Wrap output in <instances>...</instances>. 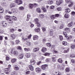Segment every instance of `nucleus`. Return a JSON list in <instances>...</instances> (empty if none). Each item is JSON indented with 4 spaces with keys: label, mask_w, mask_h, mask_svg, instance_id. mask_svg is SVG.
<instances>
[{
    "label": "nucleus",
    "mask_w": 75,
    "mask_h": 75,
    "mask_svg": "<svg viewBox=\"0 0 75 75\" xmlns=\"http://www.w3.org/2000/svg\"><path fill=\"white\" fill-rule=\"evenodd\" d=\"M65 1L67 3H68L69 4L68 5L69 7H72V5H73V2L71 1V0H65Z\"/></svg>",
    "instance_id": "nucleus-1"
},
{
    "label": "nucleus",
    "mask_w": 75,
    "mask_h": 75,
    "mask_svg": "<svg viewBox=\"0 0 75 75\" xmlns=\"http://www.w3.org/2000/svg\"><path fill=\"white\" fill-rule=\"evenodd\" d=\"M19 10H23L24 9V7L23 6H20L19 8Z\"/></svg>",
    "instance_id": "nucleus-28"
},
{
    "label": "nucleus",
    "mask_w": 75,
    "mask_h": 75,
    "mask_svg": "<svg viewBox=\"0 0 75 75\" xmlns=\"http://www.w3.org/2000/svg\"><path fill=\"white\" fill-rule=\"evenodd\" d=\"M46 45L47 46V47H51V43H47L46 44Z\"/></svg>",
    "instance_id": "nucleus-35"
},
{
    "label": "nucleus",
    "mask_w": 75,
    "mask_h": 75,
    "mask_svg": "<svg viewBox=\"0 0 75 75\" xmlns=\"http://www.w3.org/2000/svg\"><path fill=\"white\" fill-rule=\"evenodd\" d=\"M26 57H30L31 56V54H30V53H28L26 54Z\"/></svg>",
    "instance_id": "nucleus-53"
},
{
    "label": "nucleus",
    "mask_w": 75,
    "mask_h": 75,
    "mask_svg": "<svg viewBox=\"0 0 75 75\" xmlns=\"http://www.w3.org/2000/svg\"><path fill=\"white\" fill-rule=\"evenodd\" d=\"M50 55V54L49 53H46L44 54L45 56H49Z\"/></svg>",
    "instance_id": "nucleus-44"
},
{
    "label": "nucleus",
    "mask_w": 75,
    "mask_h": 75,
    "mask_svg": "<svg viewBox=\"0 0 75 75\" xmlns=\"http://www.w3.org/2000/svg\"><path fill=\"white\" fill-rule=\"evenodd\" d=\"M65 11L66 13H69L71 11V10L69 8H67L65 10Z\"/></svg>",
    "instance_id": "nucleus-16"
},
{
    "label": "nucleus",
    "mask_w": 75,
    "mask_h": 75,
    "mask_svg": "<svg viewBox=\"0 0 75 75\" xmlns=\"http://www.w3.org/2000/svg\"><path fill=\"white\" fill-rule=\"evenodd\" d=\"M63 33L64 35H65V37H66V38L68 37V35H67V33L66 32H63Z\"/></svg>",
    "instance_id": "nucleus-38"
},
{
    "label": "nucleus",
    "mask_w": 75,
    "mask_h": 75,
    "mask_svg": "<svg viewBox=\"0 0 75 75\" xmlns=\"http://www.w3.org/2000/svg\"><path fill=\"white\" fill-rule=\"evenodd\" d=\"M62 61H63L61 59H59L58 60V62L59 63H60V64L62 63Z\"/></svg>",
    "instance_id": "nucleus-43"
},
{
    "label": "nucleus",
    "mask_w": 75,
    "mask_h": 75,
    "mask_svg": "<svg viewBox=\"0 0 75 75\" xmlns=\"http://www.w3.org/2000/svg\"><path fill=\"white\" fill-rule=\"evenodd\" d=\"M48 66L47 64H45L43 65H42L41 66V68L43 70H45V69H46V67H47Z\"/></svg>",
    "instance_id": "nucleus-7"
},
{
    "label": "nucleus",
    "mask_w": 75,
    "mask_h": 75,
    "mask_svg": "<svg viewBox=\"0 0 75 75\" xmlns=\"http://www.w3.org/2000/svg\"><path fill=\"white\" fill-rule=\"evenodd\" d=\"M47 3L49 4H53V1L52 0H50L47 1Z\"/></svg>",
    "instance_id": "nucleus-22"
},
{
    "label": "nucleus",
    "mask_w": 75,
    "mask_h": 75,
    "mask_svg": "<svg viewBox=\"0 0 75 75\" xmlns=\"http://www.w3.org/2000/svg\"><path fill=\"white\" fill-rule=\"evenodd\" d=\"M42 9L43 10V12H46V11H47V9H46V8L44 7L42 8Z\"/></svg>",
    "instance_id": "nucleus-41"
},
{
    "label": "nucleus",
    "mask_w": 75,
    "mask_h": 75,
    "mask_svg": "<svg viewBox=\"0 0 75 75\" xmlns=\"http://www.w3.org/2000/svg\"><path fill=\"white\" fill-rule=\"evenodd\" d=\"M34 30L35 32H39L40 31V28H35Z\"/></svg>",
    "instance_id": "nucleus-25"
},
{
    "label": "nucleus",
    "mask_w": 75,
    "mask_h": 75,
    "mask_svg": "<svg viewBox=\"0 0 75 75\" xmlns=\"http://www.w3.org/2000/svg\"><path fill=\"white\" fill-rule=\"evenodd\" d=\"M16 59H13L11 60V62H13V63H14V62H16Z\"/></svg>",
    "instance_id": "nucleus-42"
},
{
    "label": "nucleus",
    "mask_w": 75,
    "mask_h": 75,
    "mask_svg": "<svg viewBox=\"0 0 75 75\" xmlns=\"http://www.w3.org/2000/svg\"><path fill=\"white\" fill-rule=\"evenodd\" d=\"M59 38L60 39V41H62L63 40H64V38H63V36L62 35H60L59 37Z\"/></svg>",
    "instance_id": "nucleus-31"
},
{
    "label": "nucleus",
    "mask_w": 75,
    "mask_h": 75,
    "mask_svg": "<svg viewBox=\"0 0 75 75\" xmlns=\"http://www.w3.org/2000/svg\"><path fill=\"white\" fill-rule=\"evenodd\" d=\"M63 2V1L62 0H58L56 1V4L57 6H59Z\"/></svg>",
    "instance_id": "nucleus-4"
},
{
    "label": "nucleus",
    "mask_w": 75,
    "mask_h": 75,
    "mask_svg": "<svg viewBox=\"0 0 75 75\" xmlns=\"http://www.w3.org/2000/svg\"><path fill=\"white\" fill-rule=\"evenodd\" d=\"M38 27H40L41 26V24H40V22H38V23H36Z\"/></svg>",
    "instance_id": "nucleus-37"
},
{
    "label": "nucleus",
    "mask_w": 75,
    "mask_h": 75,
    "mask_svg": "<svg viewBox=\"0 0 75 75\" xmlns=\"http://www.w3.org/2000/svg\"><path fill=\"white\" fill-rule=\"evenodd\" d=\"M15 2L18 5H20L23 4V1L22 0H15Z\"/></svg>",
    "instance_id": "nucleus-3"
},
{
    "label": "nucleus",
    "mask_w": 75,
    "mask_h": 75,
    "mask_svg": "<svg viewBox=\"0 0 75 75\" xmlns=\"http://www.w3.org/2000/svg\"><path fill=\"white\" fill-rule=\"evenodd\" d=\"M39 17L41 18H43L44 17V16L43 14H40L39 15Z\"/></svg>",
    "instance_id": "nucleus-40"
},
{
    "label": "nucleus",
    "mask_w": 75,
    "mask_h": 75,
    "mask_svg": "<svg viewBox=\"0 0 75 75\" xmlns=\"http://www.w3.org/2000/svg\"><path fill=\"white\" fill-rule=\"evenodd\" d=\"M4 71L6 74H9V72L11 71V70H10V68H8L5 69H4Z\"/></svg>",
    "instance_id": "nucleus-2"
},
{
    "label": "nucleus",
    "mask_w": 75,
    "mask_h": 75,
    "mask_svg": "<svg viewBox=\"0 0 75 75\" xmlns=\"http://www.w3.org/2000/svg\"><path fill=\"white\" fill-rule=\"evenodd\" d=\"M71 48L72 49H74L75 48V45H72L71 46Z\"/></svg>",
    "instance_id": "nucleus-47"
},
{
    "label": "nucleus",
    "mask_w": 75,
    "mask_h": 75,
    "mask_svg": "<svg viewBox=\"0 0 75 75\" xmlns=\"http://www.w3.org/2000/svg\"><path fill=\"white\" fill-rule=\"evenodd\" d=\"M13 54L16 56H17L18 55V52L17 51H14L13 52Z\"/></svg>",
    "instance_id": "nucleus-13"
},
{
    "label": "nucleus",
    "mask_w": 75,
    "mask_h": 75,
    "mask_svg": "<svg viewBox=\"0 0 75 75\" xmlns=\"http://www.w3.org/2000/svg\"><path fill=\"white\" fill-rule=\"evenodd\" d=\"M70 57H75V54H71L70 55Z\"/></svg>",
    "instance_id": "nucleus-63"
},
{
    "label": "nucleus",
    "mask_w": 75,
    "mask_h": 75,
    "mask_svg": "<svg viewBox=\"0 0 75 75\" xmlns=\"http://www.w3.org/2000/svg\"><path fill=\"white\" fill-rule=\"evenodd\" d=\"M14 6H15V4H14V3H12V4H10V7L11 8L13 7H14Z\"/></svg>",
    "instance_id": "nucleus-30"
},
{
    "label": "nucleus",
    "mask_w": 75,
    "mask_h": 75,
    "mask_svg": "<svg viewBox=\"0 0 75 75\" xmlns=\"http://www.w3.org/2000/svg\"><path fill=\"white\" fill-rule=\"evenodd\" d=\"M6 59L7 61H9L10 60V57H6Z\"/></svg>",
    "instance_id": "nucleus-58"
},
{
    "label": "nucleus",
    "mask_w": 75,
    "mask_h": 75,
    "mask_svg": "<svg viewBox=\"0 0 75 75\" xmlns=\"http://www.w3.org/2000/svg\"><path fill=\"white\" fill-rule=\"evenodd\" d=\"M8 22L9 23H11V24H12L13 23V20L10 19L8 21Z\"/></svg>",
    "instance_id": "nucleus-39"
},
{
    "label": "nucleus",
    "mask_w": 75,
    "mask_h": 75,
    "mask_svg": "<svg viewBox=\"0 0 75 75\" xmlns=\"http://www.w3.org/2000/svg\"><path fill=\"white\" fill-rule=\"evenodd\" d=\"M47 51V48L45 47H43L42 48V51L43 52H45Z\"/></svg>",
    "instance_id": "nucleus-15"
},
{
    "label": "nucleus",
    "mask_w": 75,
    "mask_h": 75,
    "mask_svg": "<svg viewBox=\"0 0 75 75\" xmlns=\"http://www.w3.org/2000/svg\"><path fill=\"white\" fill-rule=\"evenodd\" d=\"M38 21H39V19L37 18H36L35 19V24H37V23H39Z\"/></svg>",
    "instance_id": "nucleus-27"
},
{
    "label": "nucleus",
    "mask_w": 75,
    "mask_h": 75,
    "mask_svg": "<svg viewBox=\"0 0 75 75\" xmlns=\"http://www.w3.org/2000/svg\"><path fill=\"white\" fill-rule=\"evenodd\" d=\"M12 75H18V73L16 71H14L12 73Z\"/></svg>",
    "instance_id": "nucleus-24"
},
{
    "label": "nucleus",
    "mask_w": 75,
    "mask_h": 75,
    "mask_svg": "<svg viewBox=\"0 0 75 75\" xmlns=\"http://www.w3.org/2000/svg\"><path fill=\"white\" fill-rule=\"evenodd\" d=\"M0 11H2L1 12L0 11V13H1V14L3 13V12H4V11H3V8H1V7H0Z\"/></svg>",
    "instance_id": "nucleus-36"
},
{
    "label": "nucleus",
    "mask_w": 75,
    "mask_h": 75,
    "mask_svg": "<svg viewBox=\"0 0 75 75\" xmlns=\"http://www.w3.org/2000/svg\"><path fill=\"white\" fill-rule=\"evenodd\" d=\"M72 38V36H68V38H67V40H71Z\"/></svg>",
    "instance_id": "nucleus-45"
},
{
    "label": "nucleus",
    "mask_w": 75,
    "mask_h": 75,
    "mask_svg": "<svg viewBox=\"0 0 75 75\" xmlns=\"http://www.w3.org/2000/svg\"><path fill=\"white\" fill-rule=\"evenodd\" d=\"M42 29L43 31H45V30H46V29L44 27H42Z\"/></svg>",
    "instance_id": "nucleus-59"
},
{
    "label": "nucleus",
    "mask_w": 75,
    "mask_h": 75,
    "mask_svg": "<svg viewBox=\"0 0 75 75\" xmlns=\"http://www.w3.org/2000/svg\"><path fill=\"white\" fill-rule=\"evenodd\" d=\"M64 17L66 18H68L69 17V15L67 13L65 14L64 15Z\"/></svg>",
    "instance_id": "nucleus-20"
},
{
    "label": "nucleus",
    "mask_w": 75,
    "mask_h": 75,
    "mask_svg": "<svg viewBox=\"0 0 75 75\" xmlns=\"http://www.w3.org/2000/svg\"><path fill=\"white\" fill-rule=\"evenodd\" d=\"M62 75V72H58V73L57 75Z\"/></svg>",
    "instance_id": "nucleus-54"
},
{
    "label": "nucleus",
    "mask_w": 75,
    "mask_h": 75,
    "mask_svg": "<svg viewBox=\"0 0 75 75\" xmlns=\"http://www.w3.org/2000/svg\"><path fill=\"white\" fill-rule=\"evenodd\" d=\"M62 44L63 45H68V43H67V42L66 41H63L62 42Z\"/></svg>",
    "instance_id": "nucleus-34"
},
{
    "label": "nucleus",
    "mask_w": 75,
    "mask_h": 75,
    "mask_svg": "<svg viewBox=\"0 0 75 75\" xmlns=\"http://www.w3.org/2000/svg\"><path fill=\"white\" fill-rule=\"evenodd\" d=\"M5 18L6 20L8 21L10 19H11V16H10L6 15L5 16Z\"/></svg>",
    "instance_id": "nucleus-10"
},
{
    "label": "nucleus",
    "mask_w": 75,
    "mask_h": 75,
    "mask_svg": "<svg viewBox=\"0 0 75 75\" xmlns=\"http://www.w3.org/2000/svg\"><path fill=\"white\" fill-rule=\"evenodd\" d=\"M38 39V36L37 35H34L33 36V40H37Z\"/></svg>",
    "instance_id": "nucleus-12"
},
{
    "label": "nucleus",
    "mask_w": 75,
    "mask_h": 75,
    "mask_svg": "<svg viewBox=\"0 0 75 75\" xmlns=\"http://www.w3.org/2000/svg\"><path fill=\"white\" fill-rule=\"evenodd\" d=\"M69 52V49H68L67 50H64V53H67V52Z\"/></svg>",
    "instance_id": "nucleus-55"
},
{
    "label": "nucleus",
    "mask_w": 75,
    "mask_h": 75,
    "mask_svg": "<svg viewBox=\"0 0 75 75\" xmlns=\"http://www.w3.org/2000/svg\"><path fill=\"white\" fill-rule=\"evenodd\" d=\"M29 7L30 8L32 9L33 8L34 6L33 5V4H29Z\"/></svg>",
    "instance_id": "nucleus-17"
},
{
    "label": "nucleus",
    "mask_w": 75,
    "mask_h": 75,
    "mask_svg": "<svg viewBox=\"0 0 75 75\" xmlns=\"http://www.w3.org/2000/svg\"><path fill=\"white\" fill-rule=\"evenodd\" d=\"M64 25L63 24H61L59 28V29H62L64 28Z\"/></svg>",
    "instance_id": "nucleus-51"
},
{
    "label": "nucleus",
    "mask_w": 75,
    "mask_h": 75,
    "mask_svg": "<svg viewBox=\"0 0 75 75\" xmlns=\"http://www.w3.org/2000/svg\"><path fill=\"white\" fill-rule=\"evenodd\" d=\"M26 43L27 45H31V42H30V41H27L26 42Z\"/></svg>",
    "instance_id": "nucleus-29"
},
{
    "label": "nucleus",
    "mask_w": 75,
    "mask_h": 75,
    "mask_svg": "<svg viewBox=\"0 0 75 75\" xmlns=\"http://www.w3.org/2000/svg\"><path fill=\"white\" fill-rule=\"evenodd\" d=\"M51 18L52 19H55V15H52L50 16Z\"/></svg>",
    "instance_id": "nucleus-33"
},
{
    "label": "nucleus",
    "mask_w": 75,
    "mask_h": 75,
    "mask_svg": "<svg viewBox=\"0 0 75 75\" xmlns=\"http://www.w3.org/2000/svg\"><path fill=\"white\" fill-rule=\"evenodd\" d=\"M64 30L65 31H70V29H69V28H67L64 29Z\"/></svg>",
    "instance_id": "nucleus-49"
},
{
    "label": "nucleus",
    "mask_w": 75,
    "mask_h": 75,
    "mask_svg": "<svg viewBox=\"0 0 75 75\" xmlns=\"http://www.w3.org/2000/svg\"><path fill=\"white\" fill-rule=\"evenodd\" d=\"M39 48L37 47H35L33 48V51L34 52H37V51H39Z\"/></svg>",
    "instance_id": "nucleus-8"
},
{
    "label": "nucleus",
    "mask_w": 75,
    "mask_h": 75,
    "mask_svg": "<svg viewBox=\"0 0 75 75\" xmlns=\"http://www.w3.org/2000/svg\"><path fill=\"white\" fill-rule=\"evenodd\" d=\"M24 50L25 51H26L28 52V51H30V49L29 48H24Z\"/></svg>",
    "instance_id": "nucleus-32"
},
{
    "label": "nucleus",
    "mask_w": 75,
    "mask_h": 75,
    "mask_svg": "<svg viewBox=\"0 0 75 75\" xmlns=\"http://www.w3.org/2000/svg\"><path fill=\"white\" fill-rule=\"evenodd\" d=\"M29 68L30 69V70L31 71H33L34 70V67H33V66H32L31 65L29 66Z\"/></svg>",
    "instance_id": "nucleus-18"
},
{
    "label": "nucleus",
    "mask_w": 75,
    "mask_h": 75,
    "mask_svg": "<svg viewBox=\"0 0 75 75\" xmlns=\"http://www.w3.org/2000/svg\"><path fill=\"white\" fill-rule=\"evenodd\" d=\"M30 62L31 65H35V61L34 60V59H32L30 60Z\"/></svg>",
    "instance_id": "nucleus-5"
},
{
    "label": "nucleus",
    "mask_w": 75,
    "mask_h": 75,
    "mask_svg": "<svg viewBox=\"0 0 75 75\" xmlns=\"http://www.w3.org/2000/svg\"><path fill=\"white\" fill-rule=\"evenodd\" d=\"M10 36L12 40H14L16 38V35L14 34H11L10 35Z\"/></svg>",
    "instance_id": "nucleus-9"
},
{
    "label": "nucleus",
    "mask_w": 75,
    "mask_h": 75,
    "mask_svg": "<svg viewBox=\"0 0 75 75\" xmlns=\"http://www.w3.org/2000/svg\"><path fill=\"white\" fill-rule=\"evenodd\" d=\"M13 20H14L15 21H16L17 20V17H15L14 16H13Z\"/></svg>",
    "instance_id": "nucleus-48"
},
{
    "label": "nucleus",
    "mask_w": 75,
    "mask_h": 75,
    "mask_svg": "<svg viewBox=\"0 0 75 75\" xmlns=\"http://www.w3.org/2000/svg\"><path fill=\"white\" fill-rule=\"evenodd\" d=\"M16 44H18L20 42V40H16Z\"/></svg>",
    "instance_id": "nucleus-62"
},
{
    "label": "nucleus",
    "mask_w": 75,
    "mask_h": 75,
    "mask_svg": "<svg viewBox=\"0 0 75 75\" xmlns=\"http://www.w3.org/2000/svg\"><path fill=\"white\" fill-rule=\"evenodd\" d=\"M56 60H57L56 57H52V61L53 62H56Z\"/></svg>",
    "instance_id": "nucleus-21"
},
{
    "label": "nucleus",
    "mask_w": 75,
    "mask_h": 75,
    "mask_svg": "<svg viewBox=\"0 0 75 75\" xmlns=\"http://www.w3.org/2000/svg\"><path fill=\"white\" fill-rule=\"evenodd\" d=\"M22 39L23 41H27V40L28 39V38H26L24 39V38H22Z\"/></svg>",
    "instance_id": "nucleus-46"
},
{
    "label": "nucleus",
    "mask_w": 75,
    "mask_h": 75,
    "mask_svg": "<svg viewBox=\"0 0 75 75\" xmlns=\"http://www.w3.org/2000/svg\"><path fill=\"white\" fill-rule=\"evenodd\" d=\"M57 10L58 11H61L62 10V8L61 7H58L57 8Z\"/></svg>",
    "instance_id": "nucleus-56"
},
{
    "label": "nucleus",
    "mask_w": 75,
    "mask_h": 75,
    "mask_svg": "<svg viewBox=\"0 0 75 75\" xmlns=\"http://www.w3.org/2000/svg\"><path fill=\"white\" fill-rule=\"evenodd\" d=\"M46 61L47 62H50V59H47L46 60Z\"/></svg>",
    "instance_id": "nucleus-61"
},
{
    "label": "nucleus",
    "mask_w": 75,
    "mask_h": 75,
    "mask_svg": "<svg viewBox=\"0 0 75 75\" xmlns=\"http://www.w3.org/2000/svg\"><path fill=\"white\" fill-rule=\"evenodd\" d=\"M17 49L18 50H19L21 51H23V49H22V48H21V47L20 46H18L17 47Z\"/></svg>",
    "instance_id": "nucleus-26"
},
{
    "label": "nucleus",
    "mask_w": 75,
    "mask_h": 75,
    "mask_svg": "<svg viewBox=\"0 0 75 75\" xmlns=\"http://www.w3.org/2000/svg\"><path fill=\"white\" fill-rule=\"evenodd\" d=\"M61 67H62V66L58 65H57V68L58 69H60Z\"/></svg>",
    "instance_id": "nucleus-50"
},
{
    "label": "nucleus",
    "mask_w": 75,
    "mask_h": 75,
    "mask_svg": "<svg viewBox=\"0 0 75 75\" xmlns=\"http://www.w3.org/2000/svg\"><path fill=\"white\" fill-rule=\"evenodd\" d=\"M36 11L37 13H41V9H40V8H38L37 9Z\"/></svg>",
    "instance_id": "nucleus-23"
},
{
    "label": "nucleus",
    "mask_w": 75,
    "mask_h": 75,
    "mask_svg": "<svg viewBox=\"0 0 75 75\" xmlns=\"http://www.w3.org/2000/svg\"><path fill=\"white\" fill-rule=\"evenodd\" d=\"M54 16H55V17H58L59 15L58 14H57L54 15Z\"/></svg>",
    "instance_id": "nucleus-57"
},
{
    "label": "nucleus",
    "mask_w": 75,
    "mask_h": 75,
    "mask_svg": "<svg viewBox=\"0 0 75 75\" xmlns=\"http://www.w3.org/2000/svg\"><path fill=\"white\" fill-rule=\"evenodd\" d=\"M66 71L67 72H68L69 71V68L68 67H67L66 69Z\"/></svg>",
    "instance_id": "nucleus-52"
},
{
    "label": "nucleus",
    "mask_w": 75,
    "mask_h": 75,
    "mask_svg": "<svg viewBox=\"0 0 75 75\" xmlns=\"http://www.w3.org/2000/svg\"><path fill=\"white\" fill-rule=\"evenodd\" d=\"M60 69L61 71H64V68L62 66Z\"/></svg>",
    "instance_id": "nucleus-64"
},
{
    "label": "nucleus",
    "mask_w": 75,
    "mask_h": 75,
    "mask_svg": "<svg viewBox=\"0 0 75 75\" xmlns=\"http://www.w3.org/2000/svg\"><path fill=\"white\" fill-rule=\"evenodd\" d=\"M35 71L36 72L39 73L41 72V69L40 68H37L35 69Z\"/></svg>",
    "instance_id": "nucleus-6"
},
{
    "label": "nucleus",
    "mask_w": 75,
    "mask_h": 75,
    "mask_svg": "<svg viewBox=\"0 0 75 75\" xmlns=\"http://www.w3.org/2000/svg\"><path fill=\"white\" fill-rule=\"evenodd\" d=\"M2 26L3 27H6L7 26V23L6 22H3L2 23Z\"/></svg>",
    "instance_id": "nucleus-14"
},
{
    "label": "nucleus",
    "mask_w": 75,
    "mask_h": 75,
    "mask_svg": "<svg viewBox=\"0 0 75 75\" xmlns=\"http://www.w3.org/2000/svg\"><path fill=\"white\" fill-rule=\"evenodd\" d=\"M10 31L11 33H13V32L14 31V29L13 28L10 29Z\"/></svg>",
    "instance_id": "nucleus-60"
},
{
    "label": "nucleus",
    "mask_w": 75,
    "mask_h": 75,
    "mask_svg": "<svg viewBox=\"0 0 75 75\" xmlns=\"http://www.w3.org/2000/svg\"><path fill=\"white\" fill-rule=\"evenodd\" d=\"M74 25V23H69L68 26L69 27H72L73 25Z\"/></svg>",
    "instance_id": "nucleus-19"
},
{
    "label": "nucleus",
    "mask_w": 75,
    "mask_h": 75,
    "mask_svg": "<svg viewBox=\"0 0 75 75\" xmlns=\"http://www.w3.org/2000/svg\"><path fill=\"white\" fill-rule=\"evenodd\" d=\"M19 67L17 65H15L14 67V69L15 71H18Z\"/></svg>",
    "instance_id": "nucleus-11"
}]
</instances>
